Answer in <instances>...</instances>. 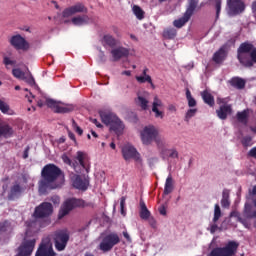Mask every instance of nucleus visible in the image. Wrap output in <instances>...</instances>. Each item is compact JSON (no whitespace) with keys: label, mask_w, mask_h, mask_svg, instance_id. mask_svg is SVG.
<instances>
[{"label":"nucleus","mask_w":256,"mask_h":256,"mask_svg":"<svg viewBox=\"0 0 256 256\" xmlns=\"http://www.w3.org/2000/svg\"><path fill=\"white\" fill-rule=\"evenodd\" d=\"M63 170L55 164H47L41 170V179L38 181L40 195H46L47 191L59 189L63 185Z\"/></svg>","instance_id":"1"},{"label":"nucleus","mask_w":256,"mask_h":256,"mask_svg":"<svg viewBox=\"0 0 256 256\" xmlns=\"http://www.w3.org/2000/svg\"><path fill=\"white\" fill-rule=\"evenodd\" d=\"M237 59L247 69H251L256 64V47L253 43L245 41L237 49Z\"/></svg>","instance_id":"2"},{"label":"nucleus","mask_w":256,"mask_h":256,"mask_svg":"<svg viewBox=\"0 0 256 256\" xmlns=\"http://www.w3.org/2000/svg\"><path fill=\"white\" fill-rule=\"evenodd\" d=\"M140 138L143 145H151L155 141L158 150L162 155L167 152V142L165 139L159 137V131L155 126H146L140 133Z\"/></svg>","instance_id":"3"},{"label":"nucleus","mask_w":256,"mask_h":256,"mask_svg":"<svg viewBox=\"0 0 256 256\" xmlns=\"http://www.w3.org/2000/svg\"><path fill=\"white\" fill-rule=\"evenodd\" d=\"M100 117L104 125L110 126V131H113L116 135H121L125 129V124L123 121L117 117V115L111 112H100Z\"/></svg>","instance_id":"4"},{"label":"nucleus","mask_w":256,"mask_h":256,"mask_svg":"<svg viewBox=\"0 0 256 256\" xmlns=\"http://www.w3.org/2000/svg\"><path fill=\"white\" fill-rule=\"evenodd\" d=\"M33 225H35V222H27L28 228L25 232L24 240L18 247V256H31L33 254L37 240L35 238L27 239L31 233V227H33Z\"/></svg>","instance_id":"5"},{"label":"nucleus","mask_w":256,"mask_h":256,"mask_svg":"<svg viewBox=\"0 0 256 256\" xmlns=\"http://www.w3.org/2000/svg\"><path fill=\"white\" fill-rule=\"evenodd\" d=\"M77 207H85V201L77 198H69L63 203L59 213L58 218L63 219V217L69 215L73 209Z\"/></svg>","instance_id":"6"},{"label":"nucleus","mask_w":256,"mask_h":256,"mask_svg":"<svg viewBox=\"0 0 256 256\" xmlns=\"http://www.w3.org/2000/svg\"><path fill=\"white\" fill-rule=\"evenodd\" d=\"M239 249V243L229 241L225 247H216L212 249L208 256H234Z\"/></svg>","instance_id":"7"},{"label":"nucleus","mask_w":256,"mask_h":256,"mask_svg":"<svg viewBox=\"0 0 256 256\" xmlns=\"http://www.w3.org/2000/svg\"><path fill=\"white\" fill-rule=\"evenodd\" d=\"M69 239L70 235L68 230H57L54 232L53 241L56 251H65Z\"/></svg>","instance_id":"8"},{"label":"nucleus","mask_w":256,"mask_h":256,"mask_svg":"<svg viewBox=\"0 0 256 256\" xmlns=\"http://www.w3.org/2000/svg\"><path fill=\"white\" fill-rule=\"evenodd\" d=\"M119 243H121L119 234L110 233L102 239L101 243L99 244V249L100 251H103V253H109V251H111L115 245H119Z\"/></svg>","instance_id":"9"},{"label":"nucleus","mask_w":256,"mask_h":256,"mask_svg":"<svg viewBox=\"0 0 256 256\" xmlns=\"http://www.w3.org/2000/svg\"><path fill=\"white\" fill-rule=\"evenodd\" d=\"M51 215H53V204L43 202L35 208L32 217L38 221V219H47Z\"/></svg>","instance_id":"10"},{"label":"nucleus","mask_w":256,"mask_h":256,"mask_svg":"<svg viewBox=\"0 0 256 256\" xmlns=\"http://www.w3.org/2000/svg\"><path fill=\"white\" fill-rule=\"evenodd\" d=\"M122 156L125 161H129L130 159H134V161L138 165H143V159L141 158V154L137 152V149L132 145H125L122 147Z\"/></svg>","instance_id":"11"},{"label":"nucleus","mask_w":256,"mask_h":256,"mask_svg":"<svg viewBox=\"0 0 256 256\" xmlns=\"http://www.w3.org/2000/svg\"><path fill=\"white\" fill-rule=\"evenodd\" d=\"M46 105L49 109H52L54 113H71L75 111V106L72 104L61 105L53 99H46Z\"/></svg>","instance_id":"12"},{"label":"nucleus","mask_w":256,"mask_h":256,"mask_svg":"<svg viewBox=\"0 0 256 256\" xmlns=\"http://www.w3.org/2000/svg\"><path fill=\"white\" fill-rule=\"evenodd\" d=\"M9 43L14 49H17V51H29V42L20 34L12 36Z\"/></svg>","instance_id":"13"},{"label":"nucleus","mask_w":256,"mask_h":256,"mask_svg":"<svg viewBox=\"0 0 256 256\" xmlns=\"http://www.w3.org/2000/svg\"><path fill=\"white\" fill-rule=\"evenodd\" d=\"M227 6L230 15H241L245 11V2L243 0H227Z\"/></svg>","instance_id":"14"},{"label":"nucleus","mask_w":256,"mask_h":256,"mask_svg":"<svg viewBox=\"0 0 256 256\" xmlns=\"http://www.w3.org/2000/svg\"><path fill=\"white\" fill-rule=\"evenodd\" d=\"M87 12H88V9H87V7H85V5L83 3H77L73 6L66 8L62 12V17L67 18V17H71L73 15H76V13H87Z\"/></svg>","instance_id":"15"},{"label":"nucleus","mask_w":256,"mask_h":256,"mask_svg":"<svg viewBox=\"0 0 256 256\" xmlns=\"http://www.w3.org/2000/svg\"><path fill=\"white\" fill-rule=\"evenodd\" d=\"M55 250H53V245L51 242H41L39 245L35 256H56Z\"/></svg>","instance_id":"16"},{"label":"nucleus","mask_w":256,"mask_h":256,"mask_svg":"<svg viewBox=\"0 0 256 256\" xmlns=\"http://www.w3.org/2000/svg\"><path fill=\"white\" fill-rule=\"evenodd\" d=\"M25 192V187L21 185L19 182H15L11 187L8 193V200L15 201V199H19L21 195Z\"/></svg>","instance_id":"17"},{"label":"nucleus","mask_w":256,"mask_h":256,"mask_svg":"<svg viewBox=\"0 0 256 256\" xmlns=\"http://www.w3.org/2000/svg\"><path fill=\"white\" fill-rule=\"evenodd\" d=\"M227 55H229V52L227 51V44L220 47L218 51H216L212 57V61L216 63L217 65L223 63L225 59H227Z\"/></svg>","instance_id":"18"},{"label":"nucleus","mask_w":256,"mask_h":256,"mask_svg":"<svg viewBox=\"0 0 256 256\" xmlns=\"http://www.w3.org/2000/svg\"><path fill=\"white\" fill-rule=\"evenodd\" d=\"M73 187L79 189V191H87L89 187V180L83 179L80 175H75L73 178Z\"/></svg>","instance_id":"19"},{"label":"nucleus","mask_w":256,"mask_h":256,"mask_svg":"<svg viewBox=\"0 0 256 256\" xmlns=\"http://www.w3.org/2000/svg\"><path fill=\"white\" fill-rule=\"evenodd\" d=\"M113 61H120L123 57H129V49L125 47H118L111 50Z\"/></svg>","instance_id":"20"},{"label":"nucleus","mask_w":256,"mask_h":256,"mask_svg":"<svg viewBox=\"0 0 256 256\" xmlns=\"http://www.w3.org/2000/svg\"><path fill=\"white\" fill-rule=\"evenodd\" d=\"M232 113L233 107L231 105H221L219 109L216 110L217 117H219L222 121H225L228 115H231Z\"/></svg>","instance_id":"21"},{"label":"nucleus","mask_w":256,"mask_h":256,"mask_svg":"<svg viewBox=\"0 0 256 256\" xmlns=\"http://www.w3.org/2000/svg\"><path fill=\"white\" fill-rule=\"evenodd\" d=\"M103 47H110L111 49H115L117 45H119V40L115 39L111 34H106L102 38Z\"/></svg>","instance_id":"22"},{"label":"nucleus","mask_w":256,"mask_h":256,"mask_svg":"<svg viewBox=\"0 0 256 256\" xmlns=\"http://www.w3.org/2000/svg\"><path fill=\"white\" fill-rule=\"evenodd\" d=\"M159 107H163V102L156 96L152 103V112L155 113L156 119H163V111L159 110Z\"/></svg>","instance_id":"23"},{"label":"nucleus","mask_w":256,"mask_h":256,"mask_svg":"<svg viewBox=\"0 0 256 256\" xmlns=\"http://www.w3.org/2000/svg\"><path fill=\"white\" fill-rule=\"evenodd\" d=\"M13 127L9 124H0V137H4L5 139H9V137H13Z\"/></svg>","instance_id":"24"},{"label":"nucleus","mask_w":256,"mask_h":256,"mask_svg":"<svg viewBox=\"0 0 256 256\" xmlns=\"http://www.w3.org/2000/svg\"><path fill=\"white\" fill-rule=\"evenodd\" d=\"M71 21L73 25L81 27L82 25H89V23L91 22V18H89V16L84 14V15H78L76 17H73Z\"/></svg>","instance_id":"25"},{"label":"nucleus","mask_w":256,"mask_h":256,"mask_svg":"<svg viewBox=\"0 0 256 256\" xmlns=\"http://www.w3.org/2000/svg\"><path fill=\"white\" fill-rule=\"evenodd\" d=\"M190 19H191V15H189L187 12H184L181 18L173 21V25L177 29H181V27H184L185 24L189 23Z\"/></svg>","instance_id":"26"},{"label":"nucleus","mask_w":256,"mask_h":256,"mask_svg":"<svg viewBox=\"0 0 256 256\" xmlns=\"http://www.w3.org/2000/svg\"><path fill=\"white\" fill-rule=\"evenodd\" d=\"M201 97L206 105L209 107H215V97L210 92L204 90L201 92Z\"/></svg>","instance_id":"27"},{"label":"nucleus","mask_w":256,"mask_h":256,"mask_svg":"<svg viewBox=\"0 0 256 256\" xmlns=\"http://www.w3.org/2000/svg\"><path fill=\"white\" fill-rule=\"evenodd\" d=\"M236 119L239 123H242V125H247L249 123V110L237 112Z\"/></svg>","instance_id":"28"},{"label":"nucleus","mask_w":256,"mask_h":256,"mask_svg":"<svg viewBox=\"0 0 256 256\" xmlns=\"http://www.w3.org/2000/svg\"><path fill=\"white\" fill-rule=\"evenodd\" d=\"M13 231V226H11V222L5 220L4 222H0V235H9Z\"/></svg>","instance_id":"29"},{"label":"nucleus","mask_w":256,"mask_h":256,"mask_svg":"<svg viewBox=\"0 0 256 256\" xmlns=\"http://www.w3.org/2000/svg\"><path fill=\"white\" fill-rule=\"evenodd\" d=\"M140 217L144 221H147L151 217V212L147 209V205L143 201H140Z\"/></svg>","instance_id":"30"},{"label":"nucleus","mask_w":256,"mask_h":256,"mask_svg":"<svg viewBox=\"0 0 256 256\" xmlns=\"http://www.w3.org/2000/svg\"><path fill=\"white\" fill-rule=\"evenodd\" d=\"M160 155L163 159H167V157H169L170 159H179V152L175 148L173 149L166 148L165 154H162L160 152Z\"/></svg>","instance_id":"31"},{"label":"nucleus","mask_w":256,"mask_h":256,"mask_svg":"<svg viewBox=\"0 0 256 256\" xmlns=\"http://www.w3.org/2000/svg\"><path fill=\"white\" fill-rule=\"evenodd\" d=\"M245 83V80L239 77H234L230 80V85L236 89H245Z\"/></svg>","instance_id":"32"},{"label":"nucleus","mask_w":256,"mask_h":256,"mask_svg":"<svg viewBox=\"0 0 256 256\" xmlns=\"http://www.w3.org/2000/svg\"><path fill=\"white\" fill-rule=\"evenodd\" d=\"M197 5H199V0H188V6L186 8L185 13L190 15V17H193L195 9H197Z\"/></svg>","instance_id":"33"},{"label":"nucleus","mask_w":256,"mask_h":256,"mask_svg":"<svg viewBox=\"0 0 256 256\" xmlns=\"http://www.w3.org/2000/svg\"><path fill=\"white\" fill-rule=\"evenodd\" d=\"M163 193L164 195H169L170 193H173V176H171V174L166 178Z\"/></svg>","instance_id":"34"},{"label":"nucleus","mask_w":256,"mask_h":256,"mask_svg":"<svg viewBox=\"0 0 256 256\" xmlns=\"http://www.w3.org/2000/svg\"><path fill=\"white\" fill-rule=\"evenodd\" d=\"M86 157L87 155L84 152H81V151L77 152V156H76L77 161L80 163L81 167L85 169L86 173H89V166L85 164Z\"/></svg>","instance_id":"35"},{"label":"nucleus","mask_w":256,"mask_h":256,"mask_svg":"<svg viewBox=\"0 0 256 256\" xmlns=\"http://www.w3.org/2000/svg\"><path fill=\"white\" fill-rule=\"evenodd\" d=\"M177 37V29L175 28H166L163 31V38L164 39H175Z\"/></svg>","instance_id":"36"},{"label":"nucleus","mask_w":256,"mask_h":256,"mask_svg":"<svg viewBox=\"0 0 256 256\" xmlns=\"http://www.w3.org/2000/svg\"><path fill=\"white\" fill-rule=\"evenodd\" d=\"M138 105L141 107L142 111H147L149 109V100L143 96H138Z\"/></svg>","instance_id":"37"},{"label":"nucleus","mask_w":256,"mask_h":256,"mask_svg":"<svg viewBox=\"0 0 256 256\" xmlns=\"http://www.w3.org/2000/svg\"><path fill=\"white\" fill-rule=\"evenodd\" d=\"M133 13L136 18L139 19V21L145 19V11H143V9H141V7H139L138 5L133 6Z\"/></svg>","instance_id":"38"},{"label":"nucleus","mask_w":256,"mask_h":256,"mask_svg":"<svg viewBox=\"0 0 256 256\" xmlns=\"http://www.w3.org/2000/svg\"><path fill=\"white\" fill-rule=\"evenodd\" d=\"M186 99L188 101V107H197V100L191 95V90L186 89Z\"/></svg>","instance_id":"39"},{"label":"nucleus","mask_w":256,"mask_h":256,"mask_svg":"<svg viewBox=\"0 0 256 256\" xmlns=\"http://www.w3.org/2000/svg\"><path fill=\"white\" fill-rule=\"evenodd\" d=\"M0 111L4 115H11V113H9V111H11L9 104H7V102L3 101L1 98H0Z\"/></svg>","instance_id":"40"},{"label":"nucleus","mask_w":256,"mask_h":256,"mask_svg":"<svg viewBox=\"0 0 256 256\" xmlns=\"http://www.w3.org/2000/svg\"><path fill=\"white\" fill-rule=\"evenodd\" d=\"M12 75L13 77H15L16 79H20L21 81H23V79H25V72H23V70L19 69V68H14L12 70Z\"/></svg>","instance_id":"41"},{"label":"nucleus","mask_w":256,"mask_h":256,"mask_svg":"<svg viewBox=\"0 0 256 256\" xmlns=\"http://www.w3.org/2000/svg\"><path fill=\"white\" fill-rule=\"evenodd\" d=\"M219 219H221V207L219 206V204H215L213 223H217Z\"/></svg>","instance_id":"42"},{"label":"nucleus","mask_w":256,"mask_h":256,"mask_svg":"<svg viewBox=\"0 0 256 256\" xmlns=\"http://www.w3.org/2000/svg\"><path fill=\"white\" fill-rule=\"evenodd\" d=\"M136 81H138V83H150V85L154 87L153 79H151L150 76H136Z\"/></svg>","instance_id":"43"},{"label":"nucleus","mask_w":256,"mask_h":256,"mask_svg":"<svg viewBox=\"0 0 256 256\" xmlns=\"http://www.w3.org/2000/svg\"><path fill=\"white\" fill-rule=\"evenodd\" d=\"M241 143L243 147H251V145H253V138L251 136H244Z\"/></svg>","instance_id":"44"},{"label":"nucleus","mask_w":256,"mask_h":256,"mask_svg":"<svg viewBox=\"0 0 256 256\" xmlns=\"http://www.w3.org/2000/svg\"><path fill=\"white\" fill-rule=\"evenodd\" d=\"M197 114V108H191L189 109L186 114H185V120L189 121V119H191L192 117H195V115Z\"/></svg>","instance_id":"45"},{"label":"nucleus","mask_w":256,"mask_h":256,"mask_svg":"<svg viewBox=\"0 0 256 256\" xmlns=\"http://www.w3.org/2000/svg\"><path fill=\"white\" fill-rule=\"evenodd\" d=\"M127 200V198H125V196H122L120 198V213L121 215H123V217H125V215H127V212H125V201Z\"/></svg>","instance_id":"46"},{"label":"nucleus","mask_w":256,"mask_h":256,"mask_svg":"<svg viewBox=\"0 0 256 256\" xmlns=\"http://www.w3.org/2000/svg\"><path fill=\"white\" fill-rule=\"evenodd\" d=\"M22 81H25L30 87H33L35 85V78H33L32 75H25Z\"/></svg>","instance_id":"47"},{"label":"nucleus","mask_w":256,"mask_h":256,"mask_svg":"<svg viewBox=\"0 0 256 256\" xmlns=\"http://www.w3.org/2000/svg\"><path fill=\"white\" fill-rule=\"evenodd\" d=\"M3 63L5 64L6 69H9V65H11L13 67V66H15V64L17 62L15 60H11V58L5 56L3 58Z\"/></svg>","instance_id":"48"},{"label":"nucleus","mask_w":256,"mask_h":256,"mask_svg":"<svg viewBox=\"0 0 256 256\" xmlns=\"http://www.w3.org/2000/svg\"><path fill=\"white\" fill-rule=\"evenodd\" d=\"M215 1V9H216V20L219 19V15H221V0H214Z\"/></svg>","instance_id":"49"},{"label":"nucleus","mask_w":256,"mask_h":256,"mask_svg":"<svg viewBox=\"0 0 256 256\" xmlns=\"http://www.w3.org/2000/svg\"><path fill=\"white\" fill-rule=\"evenodd\" d=\"M72 127H73L74 131H76V133H78V135H83V129H81V127H79V125H77V122H75V120H72Z\"/></svg>","instance_id":"50"},{"label":"nucleus","mask_w":256,"mask_h":256,"mask_svg":"<svg viewBox=\"0 0 256 256\" xmlns=\"http://www.w3.org/2000/svg\"><path fill=\"white\" fill-rule=\"evenodd\" d=\"M221 205L224 207V209H227L231 205V202L229 201V198H222Z\"/></svg>","instance_id":"51"},{"label":"nucleus","mask_w":256,"mask_h":256,"mask_svg":"<svg viewBox=\"0 0 256 256\" xmlns=\"http://www.w3.org/2000/svg\"><path fill=\"white\" fill-rule=\"evenodd\" d=\"M62 161L63 163H65L66 165H71V158H69V156H67V154H63L62 155Z\"/></svg>","instance_id":"52"},{"label":"nucleus","mask_w":256,"mask_h":256,"mask_svg":"<svg viewBox=\"0 0 256 256\" xmlns=\"http://www.w3.org/2000/svg\"><path fill=\"white\" fill-rule=\"evenodd\" d=\"M248 157H252L253 159H256V146L249 150Z\"/></svg>","instance_id":"53"},{"label":"nucleus","mask_w":256,"mask_h":256,"mask_svg":"<svg viewBox=\"0 0 256 256\" xmlns=\"http://www.w3.org/2000/svg\"><path fill=\"white\" fill-rule=\"evenodd\" d=\"M217 104L218 105H231V104H227V101H225L224 98H217Z\"/></svg>","instance_id":"54"},{"label":"nucleus","mask_w":256,"mask_h":256,"mask_svg":"<svg viewBox=\"0 0 256 256\" xmlns=\"http://www.w3.org/2000/svg\"><path fill=\"white\" fill-rule=\"evenodd\" d=\"M92 123H94V125H96V127H98L99 129H101V127H103V125L97 120V119H91Z\"/></svg>","instance_id":"55"},{"label":"nucleus","mask_w":256,"mask_h":256,"mask_svg":"<svg viewBox=\"0 0 256 256\" xmlns=\"http://www.w3.org/2000/svg\"><path fill=\"white\" fill-rule=\"evenodd\" d=\"M29 146H27L23 153V159H27L29 157Z\"/></svg>","instance_id":"56"},{"label":"nucleus","mask_w":256,"mask_h":256,"mask_svg":"<svg viewBox=\"0 0 256 256\" xmlns=\"http://www.w3.org/2000/svg\"><path fill=\"white\" fill-rule=\"evenodd\" d=\"M159 213L160 215H167V209L165 208V206H161L159 208Z\"/></svg>","instance_id":"57"},{"label":"nucleus","mask_w":256,"mask_h":256,"mask_svg":"<svg viewBox=\"0 0 256 256\" xmlns=\"http://www.w3.org/2000/svg\"><path fill=\"white\" fill-rule=\"evenodd\" d=\"M149 224L151 225V227H153V229H155V227H157V222L155 221L154 218L149 219Z\"/></svg>","instance_id":"58"},{"label":"nucleus","mask_w":256,"mask_h":256,"mask_svg":"<svg viewBox=\"0 0 256 256\" xmlns=\"http://www.w3.org/2000/svg\"><path fill=\"white\" fill-rule=\"evenodd\" d=\"M218 226L217 224H212L210 227V233H215V231H217Z\"/></svg>","instance_id":"59"},{"label":"nucleus","mask_w":256,"mask_h":256,"mask_svg":"<svg viewBox=\"0 0 256 256\" xmlns=\"http://www.w3.org/2000/svg\"><path fill=\"white\" fill-rule=\"evenodd\" d=\"M123 236L125 237V239L128 241V243H131V236H129V233L127 232H123Z\"/></svg>","instance_id":"60"},{"label":"nucleus","mask_w":256,"mask_h":256,"mask_svg":"<svg viewBox=\"0 0 256 256\" xmlns=\"http://www.w3.org/2000/svg\"><path fill=\"white\" fill-rule=\"evenodd\" d=\"M222 199H229V192L227 190H224L222 193Z\"/></svg>","instance_id":"61"},{"label":"nucleus","mask_w":256,"mask_h":256,"mask_svg":"<svg viewBox=\"0 0 256 256\" xmlns=\"http://www.w3.org/2000/svg\"><path fill=\"white\" fill-rule=\"evenodd\" d=\"M168 109H169V111H177V108L175 107V105H173V104H170L169 106H168Z\"/></svg>","instance_id":"62"},{"label":"nucleus","mask_w":256,"mask_h":256,"mask_svg":"<svg viewBox=\"0 0 256 256\" xmlns=\"http://www.w3.org/2000/svg\"><path fill=\"white\" fill-rule=\"evenodd\" d=\"M251 211V205L245 204V213H249Z\"/></svg>","instance_id":"63"},{"label":"nucleus","mask_w":256,"mask_h":256,"mask_svg":"<svg viewBox=\"0 0 256 256\" xmlns=\"http://www.w3.org/2000/svg\"><path fill=\"white\" fill-rule=\"evenodd\" d=\"M252 11L253 13H256V1L252 3Z\"/></svg>","instance_id":"64"}]
</instances>
